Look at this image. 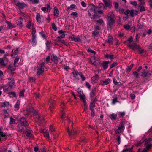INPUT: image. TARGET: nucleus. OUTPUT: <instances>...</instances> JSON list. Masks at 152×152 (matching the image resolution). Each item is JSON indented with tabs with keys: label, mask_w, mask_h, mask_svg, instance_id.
Returning a JSON list of instances; mask_svg holds the SVG:
<instances>
[{
	"label": "nucleus",
	"mask_w": 152,
	"mask_h": 152,
	"mask_svg": "<svg viewBox=\"0 0 152 152\" xmlns=\"http://www.w3.org/2000/svg\"><path fill=\"white\" fill-rule=\"evenodd\" d=\"M113 82L116 85L120 86L121 85V82H117L115 78H114L113 79Z\"/></svg>",
	"instance_id": "obj_38"
},
{
	"label": "nucleus",
	"mask_w": 152,
	"mask_h": 152,
	"mask_svg": "<svg viewBox=\"0 0 152 152\" xmlns=\"http://www.w3.org/2000/svg\"><path fill=\"white\" fill-rule=\"evenodd\" d=\"M19 124L20 125H25L27 126L29 124L27 122L26 118L24 117H22L21 118L19 121Z\"/></svg>",
	"instance_id": "obj_3"
},
{
	"label": "nucleus",
	"mask_w": 152,
	"mask_h": 152,
	"mask_svg": "<svg viewBox=\"0 0 152 152\" xmlns=\"http://www.w3.org/2000/svg\"><path fill=\"white\" fill-rule=\"evenodd\" d=\"M133 147H132L131 148H129L126 149L124 150H123L122 152H131L132 151V150L133 149Z\"/></svg>",
	"instance_id": "obj_41"
},
{
	"label": "nucleus",
	"mask_w": 152,
	"mask_h": 152,
	"mask_svg": "<svg viewBox=\"0 0 152 152\" xmlns=\"http://www.w3.org/2000/svg\"><path fill=\"white\" fill-rule=\"evenodd\" d=\"M16 69L15 67L11 65H9L8 68V72L11 73V72Z\"/></svg>",
	"instance_id": "obj_13"
},
{
	"label": "nucleus",
	"mask_w": 152,
	"mask_h": 152,
	"mask_svg": "<svg viewBox=\"0 0 152 152\" xmlns=\"http://www.w3.org/2000/svg\"><path fill=\"white\" fill-rule=\"evenodd\" d=\"M6 66L4 60L2 58H0V67H4Z\"/></svg>",
	"instance_id": "obj_23"
},
{
	"label": "nucleus",
	"mask_w": 152,
	"mask_h": 152,
	"mask_svg": "<svg viewBox=\"0 0 152 152\" xmlns=\"http://www.w3.org/2000/svg\"><path fill=\"white\" fill-rule=\"evenodd\" d=\"M94 7L95 8V10H94V12H95V13L96 14H101L103 13L102 10L99 9L98 7L95 6V5Z\"/></svg>",
	"instance_id": "obj_18"
},
{
	"label": "nucleus",
	"mask_w": 152,
	"mask_h": 152,
	"mask_svg": "<svg viewBox=\"0 0 152 152\" xmlns=\"http://www.w3.org/2000/svg\"><path fill=\"white\" fill-rule=\"evenodd\" d=\"M151 72L148 71L147 72H145L142 73V74L140 75L142 76L143 78H145L148 75H151Z\"/></svg>",
	"instance_id": "obj_20"
},
{
	"label": "nucleus",
	"mask_w": 152,
	"mask_h": 152,
	"mask_svg": "<svg viewBox=\"0 0 152 152\" xmlns=\"http://www.w3.org/2000/svg\"><path fill=\"white\" fill-rule=\"evenodd\" d=\"M35 112L34 113L33 115L36 118H39V116L38 115L37 112H36L35 110H34Z\"/></svg>",
	"instance_id": "obj_59"
},
{
	"label": "nucleus",
	"mask_w": 152,
	"mask_h": 152,
	"mask_svg": "<svg viewBox=\"0 0 152 152\" xmlns=\"http://www.w3.org/2000/svg\"><path fill=\"white\" fill-rule=\"evenodd\" d=\"M133 74L134 77H136V78H139V76L140 73L138 74L135 72H133Z\"/></svg>",
	"instance_id": "obj_52"
},
{
	"label": "nucleus",
	"mask_w": 152,
	"mask_h": 152,
	"mask_svg": "<svg viewBox=\"0 0 152 152\" xmlns=\"http://www.w3.org/2000/svg\"><path fill=\"white\" fill-rule=\"evenodd\" d=\"M138 14V12L137 10H130V16L131 17H133L136 15Z\"/></svg>",
	"instance_id": "obj_17"
},
{
	"label": "nucleus",
	"mask_w": 152,
	"mask_h": 152,
	"mask_svg": "<svg viewBox=\"0 0 152 152\" xmlns=\"http://www.w3.org/2000/svg\"><path fill=\"white\" fill-rule=\"evenodd\" d=\"M97 7L102 11L104 9L105 7L104 4L102 3H99Z\"/></svg>",
	"instance_id": "obj_33"
},
{
	"label": "nucleus",
	"mask_w": 152,
	"mask_h": 152,
	"mask_svg": "<svg viewBox=\"0 0 152 152\" xmlns=\"http://www.w3.org/2000/svg\"><path fill=\"white\" fill-rule=\"evenodd\" d=\"M23 19L21 17H20L17 21V24L19 28H21L23 26Z\"/></svg>",
	"instance_id": "obj_6"
},
{
	"label": "nucleus",
	"mask_w": 152,
	"mask_h": 152,
	"mask_svg": "<svg viewBox=\"0 0 152 152\" xmlns=\"http://www.w3.org/2000/svg\"><path fill=\"white\" fill-rule=\"evenodd\" d=\"M9 80V84L11 89L15 87V86L14 80L12 77H10L8 78Z\"/></svg>",
	"instance_id": "obj_2"
},
{
	"label": "nucleus",
	"mask_w": 152,
	"mask_h": 152,
	"mask_svg": "<svg viewBox=\"0 0 152 152\" xmlns=\"http://www.w3.org/2000/svg\"><path fill=\"white\" fill-rule=\"evenodd\" d=\"M95 30L99 31L101 30V28L97 25L95 26Z\"/></svg>",
	"instance_id": "obj_61"
},
{
	"label": "nucleus",
	"mask_w": 152,
	"mask_h": 152,
	"mask_svg": "<svg viewBox=\"0 0 152 152\" xmlns=\"http://www.w3.org/2000/svg\"><path fill=\"white\" fill-rule=\"evenodd\" d=\"M32 26V37H34V36H36V35H35V33H36V31L35 30V29L34 28V26Z\"/></svg>",
	"instance_id": "obj_46"
},
{
	"label": "nucleus",
	"mask_w": 152,
	"mask_h": 152,
	"mask_svg": "<svg viewBox=\"0 0 152 152\" xmlns=\"http://www.w3.org/2000/svg\"><path fill=\"white\" fill-rule=\"evenodd\" d=\"M152 141V138H149L148 139L146 140L145 141V145H146L147 144H150V141Z\"/></svg>",
	"instance_id": "obj_44"
},
{
	"label": "nucleus",
	"mask_w": 152,
	"mask_h": 152,
	"mask_svg": "<svg viewBox=\"0 0 152 152\" xmlns=\"http://www.w3.org/2000/svg\"><path fill=\"white\" fill-rule=\"evenodd\" d=\"M110 82V80L109 78L106 79L105 81H103L102 85H107L109 84Z\"/></svg>",
	"instance_id": "obj_36"
},
{
	"label": "nucleus",
	"mask_w": 152,
	"mask_h": 152,
	"mask_svg": "<svg viewBox=\"0 0 152 152\" xmlns=\"http://www.w3.org/2000/svg\"><path fill=\"white\" fill-rule=\"evenodd\" d=\"M67 131L68 132L69 135H74L76 133V131H75L73 128L72 129V130L70 131L69 130V127H68L67 128Z\"/></svg>",
	"instance_id": "obj_14"
},
{
	"label": "nucleus",
	"mask_w": 152,
	"mask_h": 152,
	"mask_svg": "<svg viewBox=\"0 0 152 152\" xmlns=\"http://www.w3.org/2000/svg\"><path fill=\"white\" fill-rule=\"evenodd\" d=\"M26 126L22 125L19 124L18 125L19 130L20 132L23 131L25 129Z\"/></svg>",
	"instance_id": "obj_31"
},
{
	"label": "nucleus",
	"mask_w": 152,
	"mask_h": 152,
	"mask_svg": "<svg viewBox=\"0 0 152 152\" xmlns=\"http://www.w3.org/2000/svg\"><path fill=\"white\" fill-rule=\"evenodd\" d=\"M107 20L108 21L107 24L108 26H107V28H111V26L113 25V24L115 23L114 18L109 19H107Z\"/></svg>",
	"instance_id": "obj_7"
},
{
	"label": "nucleus",
	"mask_w": 152,
	"mask_h": 152,
	"mask_svg": "<svg viewBox=\"0 0 152 152\" xmlns=\"http://www.w3.org/2000/svg\"><path fill=\"white\" fill-rule=\"evenodd\" d=\"M104 4L106 7L110 8L111 7V4L108 1L105 3Z\"/></svg>",
	"instance_id": "obj_48"
},
{
	"label": "nucleus",
	"mask_w": 152,
	"mask_h": 152,
	"mask_svg": "<svg viewBox=\"0 0 152 152\" xmlns=\"http://www.w3.org/2000/svg\"><path fill=\"white\" fill-rule=\"evenodd\" d=\"M73 76L76 79H79L80 75V72H78L77 70H75L72 72Z\"/></svg>",
	"instance_id": "obj_11"
},
{
	"label": "nucleus",
	"mask_w": 152,
	"mask_h": 152,
	"mask_svg": "<svg viewBox=\"0 0 152 152\" xmlns=\"http://www.w3.org/2000/svg\"><path fill=\"white\" fill-rule=\"evenodd\" d=\"M10 124H14L15 123L16 120L13 119L12 117H10Z\"/></svg>",
	"instance_id": "obj_40"
},
{
	"label": "nucleus",
	"mask_w": 152,
	"mask_h": 152,
	"mask_svg": "<svg viewBox=\"0 0 152 152\" xmlns=\"http://www.w3.org/2000/svg\"><path fill=\"white\" fill-rule=\"evenodd\" d=\"M25 90H23L20 92L19 96L20 97L23 96H24Z\"/></svg>",
	"instance_id": "obj_53"
},
{
	"label": "nucleus",
	"mask_w": 152,
	"mask_h": 152,
	"mask_svg": "<svg viewBox=\"0 0 152 152\" xmlns=\"http://www.w3.org/2000/svg\"><path fill=\"white\" fill-rule=\"evenodd\" d=\"M110 118L112 120H115L116 119V118L117 117V115L114 114V113H113L110 115L109 116Z\"/></svg>",
	"instance_id": "obj_29"
},
{
	"label": "nucleus",
	"mask_w": 152,
	"mask_h": 152,
	"mask_svg": "<svg viewBox=\"0 0 152 152\" xmlns=\"http://www.w3.org/2000/svg\"><path fill=\"white\" fill-rule=\"evenodd\" d=\"M47 11L48 12H50L51 10V8L50 5L49 4H47L46 7Z\"/></svg>",
	"instance_id": "obj_62"
},
{
	"label": "nucleus",
	"mask_w": 152,
	"mask_h": 152,
	"mask_svg": "<svg viewBox=\"0 0 152 152\" xmlns=\"http://www.w3.org/2000/svg\"><path fill=\"white\" fill-rule=\"evenodd\" d=\"M146 149L148 151L149 150L151 147L152 146V145L150 144H146Z\"/></svg>",
	"instance_id": "obj_51"
},
{
	"label": "nucleus",
	"mask_w": 152,
	"mask_h": 152,
	"mask_svg": "<svg viewBox=\"0 0 152 152\" xmlns=\"http://www.w3.org/2000/svg\"><path fill=\"white\" fill-rule=\"evenodd\" d=\"M36 20L37 22L39 23H41L40 15L39 13L37 14L36 16Z\"/></svg>",
	"instance_id": "obj_27"
},
{
	"label": "nucleus",
	"mask_w": 152,
	"mask_h": 152,
	"mask_svg": "<svg viewBox=\"0 0 152 152\" xmlns=\"http://www.w3.org/2000/svg\"><path fill=\"white\" fill-rule=\"evenodd\" d=\"M91 58L92 59H93L94 61H96L97 65L100 64V60L99 58L95 56H92Z\"/></svg>",
	"instance_id": "obj_30"
},
{
	"label": "nucleus",
	"mask_w": 152,
	"mask_h": 152,
	"mask_svg": "<svg viewBox=\"0 0 152 152\" xmlns=\"http://www.w3.org/2000/svg\"><path fill=\"white\" fill-rule=\"evenodd\" d=\"M109 63V61H104L102 64V66L103 67L104 69H105L108 66V64Z\"/></svg>",
	"instance_id": "obj_15"
},
{
	"label": "nucleus",
	"mask_w": 152,
	"mask_h": 152,
	"mask_svg": "<svg viewBox=\"0 0 152 152\" xmlns=\"http://www.w3.org/2000/svg\"><path fill=\"white\" fill-rule=\"evenodd\" d=\"M69 38L72 40H73L76 42H80L81 41L80 39L78 36H73L69 37Z\"/></svg>",
	"instance_id": "obj_10"
},
{
	"label": "nucleus",
	"mask_w": 152,
	"mask_h": 152,
	"mask_svg": "<svg viewBox=\"0 0 152 152\" xmlns=\"http://www.w3.org/2000/svg\"><path fill=\"white\" fill-rule=\"evenodd\" d=\"M51 58L52 61H53L54 62H58V58L57 56L52 55L51 56Z\"/></svg>",
	"instance_id": "obj_28"
},
{
	"label": "nucleus",
	"mask_w": 152,
	"mask_h": 152,
	"mask_svg": "<svg viewBox=\"0 0 152 152\" xmlns=\"http://www.w3.org/2000/svg\"><path fill=\"white\" fill-rule=\"evenodd\" d=\"M89 6L90 8L88 11V16L93 19H94L98 17V15L96 14L94 12V10H95L94 5L92 4H90Z\"/></svg>",
	"instance_id": "obj_1"
},
{
	"label": "nucleus",
	"mask_w": 152,
	"mask_h": 152,
	"mask_svg": "<svg viewBox=\"0 0 152 152\" xmlns=\"http://www.w3.org/2000/svg\"><path fill=\"white\" fill-rule=\"evenodd\" d=\"M80 77L82 79V80L84 81L86 79V77L83 75L82 73L81 72H80Z\"/></svg>",
	"instance_id": "obj_49"
},
{
	"label": "nucleus",
	"mask_w": 152,
	"mask_h": 152,
	"mask_svg": "<svg viewBox=\"0 0 152 152\" xmlns=\"http://www.w3.org/2000/svg\"><path fill=\"white\" fill-rule=\"evenodd\" d=\"M99 31L95 30L92 33V34L94 36L97 35L99 33Z\"/></svg>",
	"instance_id": "obj_45"
},
{
	"label": "nucleus",
	"mask_w": 152,
	"mask_h": 152,
	"mask_svg": "<svg viewBox=\"0 0 152 152\" xmlns=\"http://www.w3.org/2000/svg\"><path fill=\"white\" fill-rule=\"evenodd\" d=\"M6 23L7 24L9 28H12L15 27L14 25L12 24L10 22L7 21Z\"/></svg>",
	"instance_id": "obj_32"
},
{
	"label": "nucleus",
	"mask_w": 152,
	"mask_h": 152,
	"mask_svg": "<svg viewBox=\"0 0 152 152\" xmlns=\"http://www.w3.org/2000/svg\"><path fill=\"white\" fill-rule=\"evenodd\" d=\"M52 27L53 29L55 31L57 30V28L56 26L55 25L54 23H53L52 24Z\"/></svg>",
	"instance_id": "obj_60"
},
{
	"label": "nucleus",
	"mask_w": 152,
	"mask_h": 152,
	"mask_svg": "<svg viewBox=\"0 0 152 152\" xmlns=\"http://www.w3.org/2000/svg\"><path fill=\"white\" fill-rule=\"evenodd\" d=\"M15 5L18 6L19 8L21 9H23L24 8L27 6V5L24 2H18Z\"/></svg>",
	"instance_id": "obj_5"
},
{
	"label": "nucleus",
	"mask_w": 152,
	"mask_h": 152,
	"mask_svg": "<svg viewBox=\"0 0 152 152\" xmlns=\"http://www.w3.org/2000/svg\"><path fill=\"white\" fill-rule=\"evenodd\" d=\"M95 107V103L92 102L90 103L89 107L90 109H94L93 108Z\"/></svg>",
	"instance_id": "obj_42"
},
{
	"label": "nucleus",
	"mask_w": 152,
	"mask_h": 152,
	"mask_svg": "<svg viewBox=\"0 0 152 152\" xmlns=\"http://www.w3.org/2000/svg\"><path fill=\"white\" fill-rule=\"evenodd\" d=\"M79 97L80 98V99L83 100V101L85 100H86L85 99V96L84 94H83L82 95H79Z\"/></svg>",
	"instance_id": "obj_55"
},
{
	"label": "nucleus",
	"mask_w": 152,
	"mask_h": 152,
	"mask_svg": "<svg viewBox=\"0 0 152 152\" xmlns=\"http://www.w3.org/2000/svg\"><path fill=\"white\" fill-rule=\"evenodd\" d=\"M105 57L107 58H110V59H114V55H113L107 54L105 55Z\"/></svg>",
	"instance_id": "obj_34"
},
{
	"label": "nucleus",
	"mask_w": 152,
	"mask_h": 152,
	"mask_svg": "<svg viewBox=\"0 0 152 152\" xmlns=\"http://www.w3.org/2000/svg\"><path fill=\"white\" fill-rule=\"evenodd\" d=\"M107 19L114 18L115 16L114 14L112 12H109L107 15Z\"/></svg>",
	"instance_id": "obj_24"
},
{
	"label": "nucleus",
	"mask_w": 152,
	"mask_h": 152,
	"mask_svg": "<svg viewBox=\"0 0 152 152\" xmlns=\"http://www.w3.org/2000/svg\"><path fill=\"white\" fill-rule=\"evenodd\" d=\"M121 132V130L120 129V128L118 127L115 131V134H118Z\"/></svg>",
	"instance_id": "obj_50"
},
{
	"label": "nucleus",
	"mask_w": 152,
	"mask_h": 152,
	"mask_svg": "<svg viewBox=\"0 0 152 152\" xmlns=\"http://www.w3.org/2000/svg\"><path fill=\"white\" fill-rule=\"evenodd\" d=\"M11 89L10 88L9 86L7 85H5L3 87V90L5 91H10Z\"/></svg>",
	"instance_id": "obj_26"
},
{
	"label": "nucleus",
	"mask_w": 152,
	"mask_h": 152,
	"mask_svg": "<svg viewBox=\"0 0 152 152\" xmlns=\"http://www.w3.org/2000/svg\"><path fill=\"white\" fill-rule=\"evenodd\" d=\"M25 134L26 136L29 137H32V135L31 134V132L30 130H27L25 132Z\"/></svg>",
	"instance_id": "obj_21"
},
{
	"label": "nucleus",
	"mask_w": 152,
	"mask_h": 152,
	"mask_svg": "<svg viewBox=\"0 0 152 152\" xmlns=\"http://www.w3.org/2000/svg\"><path fill=\"white\" fill-rule=\"evenodd\" d=\"M36 36H34L32 37V44L33 45H34L36 44L37 42L36 40Z\"/></svg>",
	"instance_id": "obj_35"
},
{
	"label": "nucleus",
	"mask_w": 152,
	"mask_h": 152,
	"mask_svg": "<svg viewBox=\"0 0 152 152\" xmlns=\"http://www.w3.org/2000/svg\"><path fill=\"white\" fill-rule=\"evenodd\" d=\"M46 46L48 49H50V43L49 42L47 41L46 43Z\"/></svg>",
	"instance_id": "obj_57"
},
{
	"label": "nucleus",
	"mask_w": 152,
	"mask_h": 152,
	"mask_svg": "<svg viewBox=\"0 0 152 152\" xmlns=\"http://www.w3.org/2000/svg\"><path fill=\"white\" fill-rule=\"evenodd\" d=\"M99 76L97 75L93 76L91 78V81L92 83H96L98 80Z\"/></svg>",
	"instance_id": "obj_9"
},
{
	"label": "nucleus",
	"mask_w": 152,
	"mask_h": 152,
	"mask_svg": "<svg viewBox=\"0 0 152 152\" xmlns=\"http://www.w3.org/2000/svg\"><path fill=\"white\" fill-rule=\"evenodd\" d=\"M91 111V116L92 117H94L95 116V111L94 109H90Z\"/></svg>",
	"instance_id": "obj_56"
},
{
	"label": "nucleus",
	"mask_w": 152,
	"mask_h": 152,
	"mask_svg": "<svg viewBox=\"0 0 152 152\" xmlns=\"http://www.w3.org/2000/svg\"><path fill=\"white\" fill-rule=\"evenodd\" d=\"M124 28L126 30H128L130 28V26L129 25L126 24L124 26Z\"/></svg>",
	"instance_id": "obj_63"
},
{
	"label": "nucleus",
	"mask_w": 152,
	"mask_h": 152,
	"mask_svg": "<svg viewBox=\"0 0 152 152\" xmlns=\"http://www.w3.org/2000/svg\"><path fill=\"white\" fill-rule=\"evenodd\" d=\"M96 92V88L95 87H93L92 90L90 93V97L91 100H93V98L95 95Z\"/></svg>",
	"instance_id": "obj_8"
},
{
	"label": "nucleus",
	"mask_w": 152,
	"mask_h": 152,
	"mask_svg": "<svg viewBox=\"0 0 152 152\" xmlns=\"http://www.w3.org/2000/svg\"><path fill=\"white\" fill-rule=\"evenodd\" d=\"M142 143V141L140 140V141H137L135 145L136 147H138L140 146Z\"/></svg>",
	"instance_id": "obj_54"
},
{
	"label": "nucleus",
	"mask_w": 152,
	"mask_h": 152,
	"mask_svg": "<svg viewBox=\"0 0 152 152\" xmlns=\"http://www.w3.org/2000/svg\"><path fill=\"white\" fill-rule=\"evenodd\" d=\"M113 41V40L112 36L111 35H109L108 36V38L106 40V42L109 44H112Z\"/></svg>",
	"instance_id": "obj_12"
},
{
	"label": "nucleus",
	"mask_w": 152,
	"mask_h": 152,
	"mask_svg": "<svg viewBox=\"0 0 152 152\" xmlns=\"http://www.w3.org/2000/svg\"><path fill=\"white\" fill-rule=\"evenodd\" d=\"M127 45L131 49L133 50L134 51L135 49H137L138 47L139 46V45H137V44L134 43L128 44Z\"/></svg>",
	"instance_id": "obj_4"
},
{
	"label": "nucleus",
	"mask_w": 152,
	"mask_h": 152,
	"mask_svg": "<svg viewBox=\"0 0 152 152\" xmlns=\"http://www.w3.org/2000/svg\"><path fill=\"white\" fill-rule=\"evenodd\" d=\"M44 70V68L39 67L37 69V73L38 75H40L42 73Z\"/></svg>",
	"instance_id": "obj_25"
},
{
	"label": "nucleus",
	"mask_w": 152,
	"mask_h": 152,
	"mask_svg": "<svg viewBox=\"0 0 152 152\" xmlns=\"http://www.w3.org/2000/svg\"><path fill=\"white\" fill-rule=\"evenodd\" d=\"M54 9V15L55 16L58 17L59 15V11L56 7H55Z\"/></svg>",
	"instance_id": "obj_22"
},
{
	"label": "nucleus",
	"mask_w": 152,
	"mask_h": 152,
	"mask_svg": "<svg viewBox=\"0 0 152 152\" xmlns=\"http://www.w3.org/2000/svg\"><path fill=\"white\" fill-rule=\"evenodd\" d=\"M148 3L150 6V9H152V0H150L148 1Z\"/></svg>",
	"instance_id": "obj_64"
},
{
	"label": "nucleus",
	"mask_w": 152,
	"mask_h": 152,
	"mask_svg": "<svg viewBox=\"0 0 152 152\" xmlns=\"http://www.w3.org/2000/svg\"><path fill=\"white\" fill-rule=\"evenodd\" d=\"M20 104V102L19 100L17 101L15 105V108L17 109H18L19 108V106Z\"/></svg>",
	"instance_id": "obj_37"
},
{
	"label": "nucleus",
	"mask_w": 152,
	"mask_h": 152,
	"mask_svg": "<svg viewBox=\"0 0 152 152\" xmlns=\"http://www.w3.org/2000/svg\"><path fill=\"white\" fill-rule=\"evenodd\" d=\"M43 133H44V135L45 137H46L48 140L50 139L48 130L45 129V130H43Z\"/></svg>",
	"instance_id": "obj_19"
},
{
	"label": "nucleus",
	"mask_w": 152,
	"mask_h": 152,
	"mask_svg": "<svg viewBox=\"0 0 152 152\" xmlns=\"http://www.w3.org/2000/svg\"><path fill=\"white\" fill-rule=\"evenodd\" d=\"M118 63L117 62H114L110 65V68L111 69L118 64Z\"/></svg>",
	"instance_id": "obj_43"
},
{
	"label": "nucleus",
	"mask_w": 152,
	"mask_h": 152,
	"mask_svg": "<svg viewBox=\"0 0 152 152\" xmlns=\"http://www.w3.org/2000/svg\"><path fill=\"white\" fill-rule=\"evenodd\" d=\"M10 104L9 102L5 101L4 102L0 103V107H7L9 106Z\"/></svg>",
	"instance_id": "obj_16"
},
{
	"label": "nucleus",
	"mask_w": 152,
	"mask_h": 152,
	"mask_svg": "<svg viewBox=\"0 0 152 152\" xmlns=\"http://www.w3.org/2000/svg\"><path fill=\"white\" fill-rule=\"evenodd\" d=\"M137 49H138L139 52L140 54H142L143 53L144 50L141 49L140 46H139Z\"/></svg>",
	"instance_id": "obj_47"
},
{
	"label": "nucleus",
	"mask_w": 152,
	"mask_h": 152,
	"mask_svg": "<svg viewBox=\"0 0 152 152\" xmlns=\"http://www.w3.org/2000/svg\"><path fill=\"white\" fill-rule=\"evenodd\" d=\"M96 22L97 24L98 25H101L103 23H104V21L103 20L101 19H100L97 20H96Z\"/></svg>",
	"instance_id": "obj_39"
},
{
	"label": "nucleus",
	"mask_w": 152,
	"mask_h": 152,
	"mask_svg": "<svg viewBox=\"0 0 152 152\" xmlns=\"http://www.w3.org/2000/svg\"><path fill=\"white\" fill-rule=\"evenodd\" d=\"M117 102V97H115L113 99L112 103L113 104H114Z\"/></svg>",
	"instance_id": "obj_58"
}]
</instances>
